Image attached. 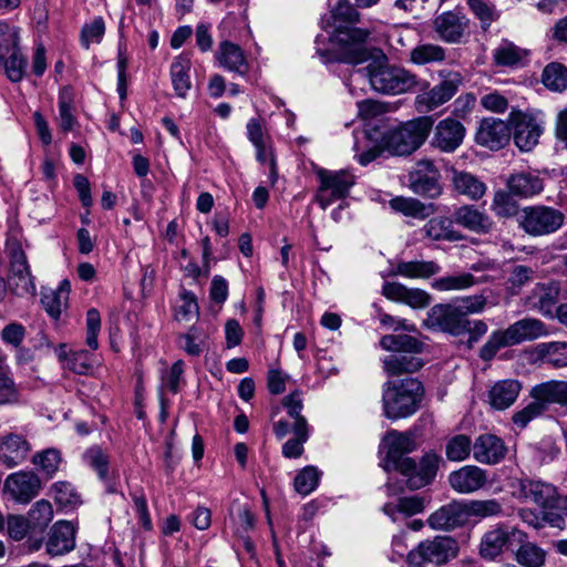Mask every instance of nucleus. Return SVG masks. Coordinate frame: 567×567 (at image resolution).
<instances>
[{
  "label": "nucleus",
  "mask_w": 567,
  "mask_h": 567,
  "mask_svg": "<svg viewBox=\"0 0 567 567\" xmlns=\"http://www.w3.org/2000/svg\"><path fill=\"white\" fill-rule=\"evenodd\" d=\"M329 37L318 35L316 38V53L324 64L331 62H343L349 64H361L371 58L367 47L370 32L365 29L354 27L337 25Z\"/></svg>",
  "instance_id": "1"
},
{
  "label": "nucleus",
  "mask_w": 567,
  "mask_h": 567,
  "mask_svg": "<svg viewBox=\"0 0 567 567\" xmlns=\"http://www.w3.org/2000/svg\"><path fill=\"white\" fill-rule=\"evenodd\" d=\"M424 396V388L415 378L386 381L382 385V410L389 420L406 419L415 414Z\"/></svg>",
  "instance_id": "2"
},
{
  "label": "nucleus",
  "mask_w": 567,
  "mask_h": 567,
  "mask_svg": "<svg viewBox=\"0 0 567 567\" xmlns=\"http://www.w3.org/2000/svg\"><path fill=\"white\" fill-rule=\"evenodd\" d=\"M380 346L392 353L383 359V369L390 375L413 373L422 368L421 359L414 354L421 352L422 343L409 334H386Z\"/></svg>",
  "instance_id": "3"
},
{
  "label": "nucleus",
  "mask_w": 567,
  "mask_h": 567,
  "mask_svg": "<svg viewBox=\"0 0 567 567\" xmlns=\"http://www.w3.org/2000/svg\"><path fill=\"white\" fill-rule=\"evenodd\" d=\"M367 72L371 87L382 94H402L417 84L413 73L398 66L372 63L368 65Z\"/></svg>",
  "instance_id": "4"
},
{
  "label": "nucleus",
  "mask_w": 567,
  "mask_h": 567,
  "mask_svg": "<svg viewBox=\"0 0 567 567\" xmlns=\"http://www.w3.org/2000/svg\"><path fill=\"white\" fill-rule=\"evenodd\" d=\"M458 554L457 542L449 536H436L421 542L408 556L410 567H424L425 564L443 565Z\"/></svg>",
  "instance_id": "5"
},
{
  "label": "nucleus",
  "mask_w": 567,
  "mask_h": 567,
  "mask_svg": "<svg viewBox=\"0 0 567 567\" xmlns=\"http://www.w3.org/2000/svg\"><path fill=\"white\" fill-rule=\"evenodd\" d=\"M316 175L319 179L316 202L322 209L347 197L354 185V176L347 169L318 168Z\"/></svg>",
  "instance_id": "6"
},
{
  "label": "nucleus",
  "mask_w": 567,
  "mask_h": 567,
  "mask_svg": "<svg viewBox=\"0 0 567 567\" xmlns=\"http://www.w3.org/2000/svg\"><path fill=\"white\" fill-rule=\"evenodd\" d=\"M441 463V456L430 451L421 457L419 463L412 457H405L394 471L406 477L409 488L420 489L435 478Z\"/></svg>",
  "instance_id": "7"
},
{
  "label": "nucleus",
  "mask_w": 567,
  "mask_h": 567,
  "mask_svg": "<svg viewBox=\"0 0 567 567\" xmlns=\"http://www.w3.org/2000/svg\"><path fill=\"white\" fill-rule=\"evenodd\" d=\"M7 251L10 259V289L17 295L34 293L35 285L21 244L16 239H8Z\"/></svg>",
  "instance_id": "8"
},
{
  "label": "nucleus",
  "mask_w": 567,
  "mask_h": 567,
  "mask_svg": "<svg viewBox=\"0 0 567 567\" xmlns=\"http://www.w3.org/2000/svg\"><path fill=\"white\" fill-rule=\"evenodd\" d=\"M433 125L431 117H419L399 127L391 137V145L398 155H408L417 150Z\"/></svg>",
  "instance_id": "9"
},
{
  "label": "nucleus",
  "mask_w": 567,
  "mask_h": 567,
  "mask_svg": "<svg viewBox=\"0 0 567 567\" xmlns=\"http://www.w3.org/2000/svg\"><path fill=\"white\" fill-rule=\"evenodd\" d=\"M565 216L549 207L526 208L522 216L520 226L529 235L543 236L555 233L564 224Z\"/></svg>",
  "instance_id": "10"
},
{
  "label": "nucleus",
  "mask_w": 567,
  "mask_h": 567,
  "mask_svg": "<svg viewBox=\"0 0 567 567\" xmlns=\"http://www.w3.org/2000/svg\"><path fill=\"white\" fill-rule=\"evenodd\" d=\"M526 540V534L515 527L506 525H496L487 530L480 543V555L486 560L496 559L505 547L512 543H523Z\"/></svg>",
  "instance_id": "11"
},
{
  "label": "nucleus",
  "mask_w": 567,
  "mask_h": 567,
  "mask_svg": "<svg viewBox=\"0 0 567 567\" xmlns=\"http://www.w3.org/2000/svg\"><path fill=\"white\" fill-rule=\"evenodd\" d=\"M513 137L516 146L524 152L532 151L539 141L544 130V121L532 113H512Z\"/></svg>",
  "instance_id": "12"
},
{
  "label": "nucleus",
  "mask_w": 567,
  "mask_h": 567,
  "mask_svg": "<svg viewBox=\"0 0 567 567\" xmlns=\"http://www.w3.org/2000/svg\"><path fill=\"white\" fill-rule=\"evenodd\" d=\"M381 449L385 451L381 465L390 472L400 466V462L406 457L404 455L416 450V443L413 434L392 430L384 435Z\"/></svg>",
  "instance_id": "13"
},
{
  "label": "nucleus",
  "mask_w": 567,
  "mask_h": 567,
  "mask_svg": "<svg viewBox=\"0 0 567 567\" xmlns=\"http://www.w3.org/2000/svg\"><path fill=\"white\" fill-rule=\"evenodd\" d=\"M424 324L432 329L461 336L466 330V318L452 303H437L426 313Z\"/></svg>",
  "instance_id": "14"
},
{
  "label": "nucleus",
  "mask_w": 567,
  "mask_h": 567,
  "mask_svg": "<svg viewBox=\"0 0 567 567\" xmlns=\"http://www.w3.org/2000/svg\"><path fill=\"white\" fill-rule=\"evenodd\" d=\"M76 526L69 520L53 524L45 540V551L50 557L63 556L75 548Z\"/></svg>",
  "instance_id": "15"
},
{
  "label": "nucleus",
  "mask_w": 567,
  "mask_h": 567,
  "mask_svg": "<svg viewBox=\"0 0 567 567\" xmlns=\"http://www.w3.org/2000/svg\"><path fill=\"white\" fill-rule=\"evenodd\" d=\"M440 174L430 159L420 161L410 174L411 189L422 196L435 198L441 194Z\"/></svg>",
  "instance_id": "16"
},
{
  "label": "nucleus",
  "mask_w": 567,
  "mask_h": 567,
  "mask_svg": "<svg viewBox=\"0 0 567 567\" xmlns=\"http://www.w3.org/2000/svg\"><path fill=\"white\" fill-rule=\"evenodd\" d=\"M461 83L457 73L450 74L441 83L416 96L415 103L420 112L432 111L450 101L456 93Z\"/></svg>",
  "instance_id": "17"
},
{
  "label": "nucleus",
  "mask_w": 567,
  "mask_h": 567,
  "mask_svg": "<svg viewBox=\"0 0 567 567\" xmlns=\"http://www.w3.org/2000/svg\"><path fill=\"white\" fill-rule=\"evenodd\" d=\"M511 130L508 125L495 117L483 118L475 134V142L492 151L504 147L509 142Z\"/></svg>",
  "instance_id": "18"
},
{
  "label": "nucleus",
  "mask_w": 567,
  "mask_h": 567,
  "mask_svg": "<svg viewBox=\"0 0 567 567\" xmlns=\"http://www.w3.org/2000/svg\"><path fill=\"white\" fill-rule=\"evenodd\" d=\"M507 451L504 441L491 433L478 435L473 443V457L481 464H498L505 458Z\"/></svg>",
  "instance_id": "19"
},
{
  "label": "nucleus",
  "mask_w": 567,
  "mask_h": 567,
  "mask_svg": "<svg viewBox=\"0 0 567 567\" xmlns=\"http://www.w3.org/2000/svg\"><path fill=\"white\" fill-rule=\"evenodd\" d=\"M382 295L394 302L404 303L413 309L426 308L431 302V296L420 288H408L400 282H385Z\"/></svg>",
  "instance_id": "20"
},
{
  "label": "nucleus",
  "mask_w": 567,
  "mask_h": 567,
  "mask_svg": "<svg viewBox=\"0 0 567 567\" xmlns=\"http://www.w3.org/2000/svg\"><path fill=\"white\" fill-rule=\"evenodd\" d=\"M4 488L16 501L28 503L38 495L41 482L33 472H17L7 477Z\"/></svg>",
  "instance_id": "21"
},
{
  "label": "nucleus",
  "mask_w": 567,
  "mask_h": 567,
  "mask_svg": "<svg viewBox=\"0 0 567 567\" xmlns=\"http://www.w3.org/2000/svg\"><path fill=\"white\" fill-rule=\"evenodd\" d=\"M58 361L75 374H90L94 367V355L86 350H73L65 343H60L53 348Z\"/></svg>",
  "instance_id": "22"
},
{
  "label": "nucleus",
  "mask_w": 567,
  "mask_h": 567,
  "mask_svg": "<svg viewBox=\"0 0 567 567\" xmlns=\"http://www.w3.org/2000/svg\"><path fill=\"white\" fill-rule=\"evenodd\" d=\"M486 481V471L475 465L462 466L449 475L450 486L461 494H470L481 489Z\"/></svg>",
  "instance_id": "23"
},
{
  "label": "nucleus",
  "mask_w": 567,
  "mask_h": 567,
  "mask_svg": "<svg viewBox=\"0 0 567 567\" xmlns=\"http://www.w3.org/2000/svg\"><path fill=\"white\" fill-rule=\"evenodd\" d=\"M470 24V20L458 12L447 11L434 20V29L440 39L447 43L461 42Z\"/></svg>",
  "instance_id": "24"
},
{
  "label": "nucleus",
  "mask_w": 567,
  "mask_h": 567,
  "mask_svg": "<svg viewBox=\"0 0 567 567\" xmlns=\"http://www.w3.org/2000/svg\"><path fill=\"white\" fill-rule=\"evenodd\" d=\"M31 445L18 433H9L0 439V461L8 467L22 464L29 456Z\"/></svg>",
  "instance_id": "25"
},
{
  "label": "nucleus",
  "mask_w": 567,
  "mask_h": 567,
  "mask_svg": "<svg viewBox=\"0 0 567 567\" xmlns=\"http://www.w3.org/2000/svg\"><path fill=\"white\" fill-rule=\"evenodd\" d=\"M465 127L454 118H444L435 127L433 144L443 152H454L463 142Z\"/></svg>",
  "instance_id": "26"
},
{
  "label": "nucleus",
  "mask_w": 567,
  "mask_h": 567,
  "mask_svg": "<svg viewBox=\"0 0 567 567\" xmlns=\"http://www.w3.org/2000/svg\"><path fill=\"white\" fill-rule=\"evenodd\" d=\"M215 58L223 69L245 75L248 72L249 64L244 50L236 43L224 40L219 42L215 52Z\"/></svg>",
  "instance_id": "27"
},
{
  "label": "nucleus",
  "mask_w": 567,
  "mask_h": 567,
  "mask_svg": "<svg viewBox=\"0 0 567 567\" xmlns=\"http://www.w3.org/2000/svg\"><path fill=\"white\" fill-rule=\"evenodd\" d=\"M520 494L526 502H533L544 509L557 508L559 504V495L556 487L540 481L522 483Z\"/></svg>",
  "instance_id": "28"
},
{
  "label": "nucleus",
  "mask_w": 567,
  "mask_h": 567,
  "mask_svg": "<svg viewBox=\"0 0 567 567\" xmlns=\"http://www.w3.org/2000/svg\"><path fill=\"white\" fill-rule=\"evenodd\" d=\"M466 522L464 502L449 503L432 513L427 518V524L437 530H451Z\"/></svg>",
  "instance_id": "29"
},
{
  "label": "nucleus",
  "mask_w": 567,
  "mask_h": 567,
  "mask_svg": "<svg viewBox=\"0 0 567 567\" xmlns=\"http://www.w3.org/2000/svg\"><path fill=\"white\" fill-rule=\"evenodd\" d=\"M453 218L457 225L475 234H487L493 227L491 217L474 205H463L458 207L455 209Z\"/></svg>",
  "instance_id": "30"
},
{
  "label": "nucleus",
  "mask_w": 567,
  "mask_h": 567,
  "mask_svg": "<svg viewBox=\"0 0 567 567\" xmlns=\"http://www.w3.org/2000/svg\"><path fill=\"white\" fill-rule=\"evenodd\" d=\"M190 69L192 61L186 54L175 56L171 64V82L178 99H186L192 89Z\"/></svg>",
  "instance_id": "31"
},
{
  "label": "nucleus",
  "mask_w": 567,
  "mask_h": 567,
  "mask_svg": "<svg viewBox=\"0 0 567 567\" xmlns=\"http://www.w3.org/2000/svg\"><path fill=\"white\" fill-rule=\"evenodd\" d=\"M454 220L445 216H436L430 218L421 231L424 237L432 241H458L464 237L454 228Z\"/></svg>",
  "instance_id": "32"
},
{
  "label": "nucleus",
  "mask_w": 567,
  "mask_h": 567,
  "mask_svg": "<svg viewBox=\"0 0 567 567\" xmlns=\"http://www.w3.org/2000/svg\"><path fill=\"white\" fill-rule=\"evenodd\" d=\"M70 291L71 284L66 279L62 280L55 289L42 288L41 302L51 318H60L63 309L68 306Z\"/></svg>",
  "instance_id": "33"
},
{
  "label": "nucleus",
  "mask_w": 567,
  "mask_h": 567,
  "mask_svg": "<svg viewBox=\"0 0 567 567\" xmlns=\"http://www.w3.org/2000/svg\"><path fill=\"white\" fill-rule=\"evenodd\" d=\"M451 182L454 190L472 200L481 199L486 190V184L472 173L465 171H452Z\"/></svg>",
  "instance_id": "34"
},
{
  "label": "nucleus",
  "mask_w": 567,
  "mask_h": 567,
  "mask_svg": "<svg viewBox=\"0 0 567 567\" xmlns=\"http://www.w3.org/2000/svg\"><path fill=\"white\" fill-rule=\"evenodd\" d=\"M520 389V383L516 380L506 379L497 381L488 391L489 404L496 410H505L514 404Z\"/></svg>",
  "instance_id": "35"
},
{
  "label": "nucleus",
  "mask_w": 567,
  "mask_h": 567,
  "mask_svg": "<svg viewBox=\"0 0 567 567\" xmlns=\"http://www.w3.org/2000/svg\"><path fill=\"white\" fill-rule=\"evenodd\" d=\"M0 64L4 74L11 82H20L25 72L27 60L23 56L19 44L0 49Z\"/></svg>",
  "instance_id": "36"
},
{
  "label": "nucleus",
  "mask_w": 567,
  "mask_h": 567,
  "mask_svg": "<svg viewBox=\"0 0 567 567\" xmlns=\"http://www.w3.org/2000/svg\"><path fill=\"white\" fill-rule=\"evenodd\" d=\"M514 346L525 341H532L548 334L545 324L533 318L518 320L507 328Z\"/></svg>",
  "instance_id": "37"
},
{
  "label": "nucleus",
  "mask_w": 567,
  "mask_h": 567,
  "mask_svg": "<svg viewBox=\"0 0 567 567\" xmlns=\"http://www.w3.org/2000/svg\"><path fill=\"white\" fill-rule=\"evenodd\" d=\"M506 185L513 195L532 197L543 190V181L534 173L519 172L508 177Z\"/></svg>",
  "instance_id": "38"
},
{
  "label": "nucleus",
  "mask_w": 567,
  "mask_h": 567,
  "mask_svg": "<svg viewBox=\"0 0 567 567\" xmlns=\"http://www.w3.org/2000/svg\"><path fill=\"white\" fill-rule=\"evenodd\" d=\"M390 207L406 217L424 219L431 216L434 212V205H425L420 200L411 197L398 196L389 202Z\"/></svg>",
  "instance_id": "39"
},
{
  "label": "nucleus",
  "mask_w": 567,
  "mask_h": 567,
  "mask_svg": "<svg viewBox=\"0 0 567 567\" xmlns=\"http://www.w3.org/2000/svg\"><path fill=\"white\" fill-rule=\"evenodd\" d=\"M441 267L434 261H402L392 270L395 276L410 279H425L440 272Z\"/></svg>",
  "instance_id": "40"
},
{
  "label": "nucleus",
  "mask_w": 567,
  "mask_h": 567,
  "mask_svg": "<svg viewBox=\"0 0 567 567\" xmlns=\"http://www.w3.org/2000/svg\"><path fill=\"white\" fill-rule=\"evenodd\" d=\"M528 51L504 40L493 52L494 61L499 66L518 68L524 65Z\"/></svg>",
  "instance_id": "41"
},
{
  "label": "nucleus",
  "mask_w": 567,
  "mask_h": 567,
  "mask_svg": "<svg viewBox=\"0 0 567 567\" xmlns=\"http://www.w3.org/2000/svg\"><path fill=\"white\" fill-rule=\"evenodd\" d=\"M537 357L555 368L567 367V342H543L535 348Z\"/></svg>",
  "instance_id": "42"
},
{
  "label": "nucleus",
  "mask_w": 567,
  "mask_h": 567,
  "mask_svg": "<svg viewBox=\"0 0 567 567\" xmlns=\"http://www.w3.org/2000/svg\"><path fill=\"white\" fill-rule=\"evenodd\" d=\"M557 296L558 288L555 285H537L529 296V302L543 315H551Z\"/></svg>",
  "instance_id": "43"
},
{
  "label": "nucleus",
  "mask_w": 567,
  "mask_h": 567,
  "mask_svg": "<svg viewBox=\"0 0 567 567\" xmlns=\"http://www.w3.org/2000/svg\"><path fill=\"white\" fill-rule=\"evenodd\" d=\"M295 437L288 440L282 445V455L287 458H297L303 453V444L309 439V425L307 420H299L298 424L292 425Z\"/></svg>",
  "instance_id": "44"
},
{
  "label": "nucleus",
  "mask_w": 567,
  "mask_h": 567,
  "mask_svg": "<svg viewBox=\"0 0 567 567\" xmlns=\"http://www.w3.org/2000/svg\"><path fill=\"white\" fill-rule=\"evenodd\" d=\"M530 396L543 403L544 410L547 404H560L563 401L561 381L550 380L532 388Z\"/></svg>",
  "instance_id": "45"
},
{
  "label": "nucleus",
  "mask_w": 567,
  "mask_h": 567,
  "mask_svg": "<svg viewBox=\"0 0 567 567\" xmlns=\"http://www.w3.org/2000/svg\"><path fill=\"white\" fill-rule=\"evenodd\" d=\"M471 452L473 453V442L466 434H456L446 441L445 456L451 462L465 461Z\"/></svg>",
  "instance_id": "46"
},
{
  "label": "nucleus",
  "mask_w": 567,
  "mask_h": 567,
  "mask_svg": "<svg viewBox=\"0 0 567 567\" xmlns=\"http://www.w3.org/2000/svg\"><path fill=\"white\" fill-rule=\"evenodd\" d=\"M542 81L548 90L563 92L567 89V68L558 62L547 64L543 70Z\"/></svg>",
  "instance_id": "47"
},
{
  "label": "nucleus",
  "mask_w": 567,
  "mask_h": 567,
  "mask_svg": "<svg viewBox=\"0 0 567 567\" xmlns=\"http://www.w3.org/2000/svg\"><path fill=\"white\" fill-rule=\"evenodd\" d=\"M445 60V50L437 44L422 43L410 52V61L417 65L442 62Z\"/></svg>",
  "instance_id": "48"
},
{
  "label": "nucleus",
  "mask_w": 567,
  "mask_h": 567,
  "mask_svg": "<svg viewBox=\"0 0 567 567\" xmlns=\"http://www.w3.org/2000/svg\"><path fill=\"white\" fill-rule=\"evenodd\" d=\"M512 346H514V343L507 328L504 330H496L491 333L487 341L481 348L480 358L483 361H491L501 349Z\"/></svg>",
  "instance_id": "49"
},
{
  "label": "nucleus",
  "mask_w": 567,
  "mask_h": 567,
  "mask_svg": "<svg viewBox=\"0 0 567 567\" xmlns=\"http://www.w3.org/2000/svg\"><path fill=\"white\" fill-rule=\"evenodd\" d=\"M466 519L471 517L487 518L498 516L503 507L496 499L467 501L464 502Z\"/></svg>",
  "instance_id": "50"
},
{
  "label": "nucleus",
  "mask_w": 567,
  "mask_h": 567,
  "mask_svg": "<svg viewBox=\"0 0 567 567\" xmlns=\"http://www.w3.org/2000/svg\"><path fill=\"white\" fill-rule=\"evenodd\" d=\"M383 511L392 518L393 522H395L399 519V514L408 517L421 513L423 511V501L417 496L402 497L399 499L396 505H384Z\"/></svg>",
  "instance_id": "51"
},
{
  "label": "nucleus",
  "mask_w": 567,
  "mask_h": 567,
  "mask_svg": "<svg viewBox=\"0 0 567 567\" xmlns=\"http://www.w3.org/2000/svg\"><path fill=\"white\" fill-rule=\"evenodd\" d=\"M516 551V560L524 567H543L546 560V551L534 543H520Z\"/></svg>",
  "instance_id": "52"
},
{
  "label": "nucleus",
  "mask_w": 567,
  "mask_h": 567,
  "mask_svg": "<svg viewBox=\"0 0 567 567\" xmlns=\"http://www.w3.org/2000/svg\"><path fill=\"white\" fill-rule=\"evenodd\" d=\"M467 4L484 30L499 18V11L492 0H467Z\"/></svg>",
  "instance_id": "53"
},
{
  "label": "nucleus",
  "mask_w": 567,
  "mask_h": 567,
  "mask_svg": "<svg viewBox=\"0 0 567 567\" xmlns=\"http://www.w3.org/2000/svg\"><path fill=\"white\" fill-rule=\"evenodd\" d=\"M321 473L315 466L303 467L295 477V489L300 495L307 496L312 493L320 481Z\"/></svg>",
  "instance_id": "54"
},
{
  "label": "nucleus",
  "mask_w": 567,
  "mask_h": 567,
  "mask_svg": "<svg viewBox=\"0 0 567 567\" xmlns=\"http://www.w3.org/2000/svg\"><path fill=\"white\" fill-rule=\"evenodd\" d=\"M475 280L471 274H461L441 277L432 282V288L437 291L462 290L474 285Z\"/></svg>",
  "instance_id": "55"
},
{
  "label": "nucleus",
  "mask_w": 567,
  "mask_h": 567,
  "mask_svg": "<svg viewBox=\"0 0 567 567\" xmlns=\"http://www.w3.org/2000/svg\"><path fill=\"white\" fill-rule=\"evenodd\" d=\"M199 313L197 298L192 291L183 290L179 295V303L175 309V318L178 321H190Z\"/></svg>",
  "instance_id": "56"
},
{
  "label": "nucleus",
  "mask_w": 567,
  "mask_h": 567,
  "mask_svg": "<svg viewBox=\"0 0 567 567\" xmlns=\"http://www.w3.org/2000/svg\"><path fill=\"white\" fill-rule=\"evenodd\" d=\"M105 33V23L101 17L94 18L85 23L81 30V43L89 49L92 43H100Z\"/></svg>",
  "instance_id": "57"
},
{
  "label": "nucleus",
  "mask_w": 567,
  "mask_h": 567,
  "mask_svg": "<svg viewBox=\"0 0 567 567\" xmlns=\"http://www.w3.org/2000/svg\"><path fill=\"white\" fill-rule=\"evenodd\" d=\"M29 522L33 527L43 528L53 518V508L45 499L38 501L28 513Z\"/></svg>",
  "instance_id": "58"
},
{
  "label": "nucleus",
  "mask_w": 567,
  "mask_h": 567,
  "mask_svg": "<svg viewBox=\"0 0 567 567\" xmlns=\"http://www.w3.org/2000/svg\"><path fill=\"white\" fill-rule=\"evenodd\" d=\"M32 462L48 475H52L58 471L62 462V457L61 453L56 449H47L37 453L33 456Z\"/></svg>",
  "instance_id": "59"
},
{
  "label": "nucleus",
  "mask_w": 567,
  "mask_h": 567,
  "mask_svg": "<svg viewBox=\"0 0 567 567\" xmlns=\"http://www.w3.org/2000/svg\"><path fill=\"white\" fill-rule=\"evenodd\" d=\"M55 502L62 507H73L81 503L74 487L66 482H58L52 486Z\"/></svg>",
  "instance_id": "60"
},
{
  "label": "nucleus",
  "mask_w": 567,
  "mask_h": 567,
  "mask_svg": "<svg viewBox=\"0 0 567 567\" xmlns=\"http://www.w3.org/2000/svg\"><path fill=\"white\" fill-rule=\"evenodd\" d=\"M85 462L97 473L101 480L107 478L109 456L100 447H91L84 454Z\"/></svg>",
  "instance_id": "61"
},
{
  "label": "nucleus",
  "mask_w": 567,
  "mask_h": 567,
  "mask_svg": "<svg viewBox=\"0 0 567 567\" xmlns=\"http://www.w3.org/2000/svg\"><path fill=\"white\" fill-rule=\"evenodd\" d=\"M19 401V391L7 369H0V405Z\"/></svg>",
  "instance_id": "62"
},
{
  "label": "nucleus",
  "mask_w": 567,
  "mask_h": 567,
  "mask_svg": "<svg viewBox=\"0 0 567 567\" xmlns=\"http://www.w3.org/2000/svg\"><path fill=\"white\" fill-rule=\"evenodd\" d=\"M544 413L543 403L539 401H533L527 404L524 409L516 412L512 420L514 424L520 429H524L532 420Z\"/></svg>",
  "instance_id": "63"
},
{
  "label": "nucleus",
  "mask_w": 567,
  "mask_h": 567,
  "mask_svg": "<svg viewBox=\"0 0 567 567\" xmlns=\"http://www.w3.org/2000/svg\"><path fill=\"white\" fill-rule=\"evenodd\" d=\"M492 210L496 216L509 217L516 213V205L506 192L498 190L494 194Z\"/></svg>",
  "instance_id": "64"
}]
</instances>
